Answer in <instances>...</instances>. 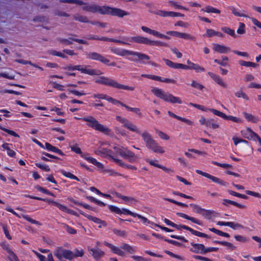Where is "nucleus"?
<instances>
[{
    "label": "nucleus",
    "instance_id": "1",
    "mask_svg": "<svg viewBox=\"0 0 261 261\" xmlns=\"http://www.w3.org/2000/svg\"><path fill=\"white\" fill-rule=\"evenodd\" d=\"M60 2L68 4H75L79 5H83L82 10L92 13H99L101 15H110L119 18L123 17L129 15L126 11L117 8L111 7L107 6H100L97 4H89L81 0H60Z\"/></svg>",
    "mask_w": 261,
    "mask_h": 261
},
{
    "label": "nucleus",
    "instance_id": "2",
    "mask_svg": "<svg viewBox=\"0 0 261 261\" xmlns=\"http://www.w3.org/2000/svg\"><path fill=\"white\" fill-rule=\"evenodd\" d=\"M116 119L122 124L123 127L127 128L131 132H135L140 135L145 144L152 139L151 136L146 131H144L141 133L138 127L126 118L119 116H117L116 117Z\"/></svg>",
    "mask_w": 261,
    "mask_h": 261
},
{
    "label": "nucleus",
    "instance_id": "3",
    "mask_svg": "<svg viewBox=\"0 0 261 261\" xmlns=\"http://www.w3.org/2000/svg\"><path fill=\"white\" fill-rule=\"evenodd\" d=\"M151 92L157 97L163 99L166 102L171 103H182L181 100L178 97L173 96L168 92H165L158 88L154 87L151 89Z\"/></svg>",
    "mask_w": 261,
    "mask_h": 261
},
{
    "label": "nucleus",
    "instance_id": "4",
    "mask_svg": "<svg viewBox=\"0 0 261 261\" xmlns=\"http://www.w3.org/2000/svg\"><path fill=\"white\" fill-rule=\"evenodd\" d=\"M81 119L87 122V125L89 127L106 135H108L111 131L109 127L99 123V122L93 116H90L88 117H84L81 118Z\"/></svg>",
    "mask_w": 261,
    "mask_h": 261
},
{
    "label": "nucleus",
    "instance_id": "5",
    "mask_svg": "<svg viewBox=\"0 0 261 261\" xmlns=\"http://www.w3.org/2000/svg\"><path fill=\"white\" fill-rule=\"evenodd\" d=\"M104 244L110 248L111 251L115 254H116L121 256H125V252L122 250H124L125 252L130 254H133L136 252L135 248L130 246L126 243H123L120 247H116L112 244L107 242H104Z\"/></svg>",
    "mask_w": 261,
    "mask_h": 261
},
{
    "label": "nucleus",
    "instance_id": "6",
    "mask_svg": "<svg viewBox=\"0 0 261 261\" xmlns=\"http://www.w3.org/2000/svg\"><path fill=\"white\" fill-rule=\"evenodd\" d=\"M115 151L125 159H127L129 162H135L138 159L137 155L130 150L122 146H114L113 147Z\"/></svg>",
    "mask_w": 261,
    "mask_h": 261
},
{
    "label": "nucleus",
    "instance_id": "7",
    "mask_svg": "<svg viewBox=\"0 0 261 261\" xmlns=\"http://www.w3.org/2000/svg\"><path fill=\"white\" fill-rule=\"evenodd\" d=\"M65 69L68 70H77L81 71L82 73L87 74L90 75H100L102 74V72L99 70L92 69H87L86 68H84L81 65H69L66 67H65Z\"/></svg>",
    "mask_w": 261,
    "mask_h": 261
},
{
    "label": "nucleus",
    "instance_id": "8",
    "mask_svg": "<svg viewBox=\"0 0 261 261\" xmlns=\"http://www.w3.org/2000/svg\"><path fill=\"white\" fill-rule=\"evenodd\" d=\"M130 41L135 42L138 43H143L146 44H149L151 45H159L161 46H166V44L160 41L153 40L149 39L147 38L138 36L133 37L130 38Z\"/></svg>",
    "mask_w": 261,
    "mask_h": 261
},
{
    "label": "nucleus",
    "instance_id": "9",
    "mask_svg": "<svg viewBox=\"0 0 261 261\" xmlns=\"http://www.w3.org/2000/svg\"><path fill=\"white\" fill-rule=\"evenodd\" d=\"M54 255L60 260L64 257L68 260H71L73 258V252L67 249H63L61 248H58L54 252Z\"/></svg>",
    "mask_w": 261,
    "mask_h": 261
},
{
    "label": "nucleus",
    "instance_id": "10",
    "mask_svg": "<svg viewBox=\"0 0 261 261\" xmlns=\"http://www.w3.org/2000/svg\"><path fill=\"white\" fill-rule=\"evenodd\" d=\"M173 227L176 228V229L178 230H180L182 228L186 229L187 230L191 232L192 234L195 235L196 236L199 237H202V238H208V236L203 232H201L196 230H194L193 229L191 228V227L187 226L185 225H181V224H176L175 223L174 224Z\"/></svg>",
    "mask_w": 261,
    "mask_h": 261
},
{
    "label": "nucleus",
    "instance_id": "11",
    "mask_svg": "<svg viewBox=\"0 0 261 261\" xmlns=\"http://www.w3.org/2000/svg\"><path fill=\"white\" fill-rule=\"evenodd\" d=\"M86 57L87 59L90 60L98 61L105 64H108V63L110 62L109 59L96 52H89L87 53Z\"/></svg>",
    "mask_w": 261,
    "mask_h": 261
},
{
    "label": "nucleus",
    "instance_id": "12",
    "mask_svg": "<svg viewBox=\"0 0 261 261\" xmlns=\"http://www.w3.org/2000/svg\"><path fill=\"white\" fill-rule=\"evenodd\" d=\"M96 83L102 84L106 86L116 88L117 81L105 76H100L95 80Z\"/></svg>",
    "mask_w": 261,
    "mask_h": 261
},
{
    "label": "nucleus",
    "instance_id": "13",
    "mask_svg": "<svg viewBox=\"0 0 261 261\" xmlns=\"http://www.w3.org/2000/svg\"><path fill=\"white\" fill-rule=\"evenodd\" d=\"M73 19L81 22L90 23L92 24L96 25L99 27L105 28L107 25L106 23H101L98 21H89L88 18L86 16L76 14L73 16Z\"/></svg>",
    "mask_w": 261,
    "mask_h": 261
},
{
    "label": "nucleus",
    "instance_id": "14",
    "mask_svg": "<svg viewBox=\"0 0 261 261\" xmlns=\"http://www.w3.org/2000/svg\"><path fill=\"white\" fill-rule=\"evenodd\" d=\"M145 144L148 149L155 153H163L165 152L163 147L159 146L153 138L150 141H148Z\"/></svg>",
    "mask_w": 261,
    "mask_h": 261
},
{
    "label": "nucleus",
    "instance_id": "15",
    "mask_svg": "<svg viewBox=\"0 0 261 261\" xmlns=\"http://www.w3.org/2000/svg\"><path fill=\"white\" fill-rule=\"evenodd\" d=\"M145 144L148 149L155 153H163L165 152L163 147L159 146L153 138L150 141H148Z\"/></svg>",
    "mask_w": 261,
    "mask_h": 261
},
{
    "label": "nucleus",
    "instance_id": "16",
    "mask_svg": "<svg viewBox=\"0 0 261 261\" xmlns=\"http://www.w3.org/2000/svg\"><path fill=\"white\" fill-rule=\"evenodd\" d=\"M145 144L148 149L155 153H163L165 152L163 147L159 146L153 138L150 141H148Z\"/></svg>",
    "mask_w": 261,
    "mask_h": 261
},
{
    "label": "nucleus",
    "instance_id": "17",
    "mask_svg": "<svg viewBox=\"0 0 261 261\" xmlns=\"http://www.w3.org/2000/svg\"><path fill=\"white\" fill-rule=\"evenodd\" d=\"M242 136L248 140H255L257 134L249 127H246L241 131Z\"/></svg>",
    "mask_w": 261,
    "mask_h": 261
},
{
    "label": "nucleus",
    "instance_id": "18",
    "mask_svg": "<svg viewBox=\"0 0 261 261\" xmlns=\"http://www.w3.org/2000/svg\"><path fill=\"white\" fill-rule=\"evenodd\" d=\"M196 172L200 175H201L210 179L212 180L213 182L217 183L219 185L225 186L226 185V182L223 181L222 179L220 178H219L218 177H216L215 176H214L213 175H210L208 173H207L206 172H204L200 170H196Z\"/></svg>",
    "mask_w": 261,
    "mask_h": 261
},
{
    "label": "nucleus",
    "instance_id": "19",
    "mask_svg": "<svg viewBox=\"0 0 261 261\" xmlns=\"http://www.w3.org/2000/svg\"><path fill=\"white\" fill-rule=\"evenodd\" d=\"M192 248L190 249V250L195 253H201L204 254L205 246L204 245L201 244H197L193 242L191 243Z\"/></svg>",
    "mask_w": 261,
    "mask_h": 261
},
{
    "label": "nucleus",
    "instance_id": "20",
    "mask_svg": "<svg viewBox=\"0 0 261 261\" xmlns=\"http://www.w3.org/2000/svg\"><path fill=\"white\" fill-rule=\"evenodd\" d=\"M89 250L92 252V255L95 260H98L105 255V252L97 247L91 248Z\"/></svg>",
    "mask_w": 261,
    "mask_h": 261
},
{
    "label": "nucleus",
    "instance_id": "21",
    "mask_svg": "<svg viewBox=\"0 0 261 261\" xmlns=\"http://www.w3.org/2000/svg\"><path fill=\"white\" fill-rule=\"evenodd\" d=\"M176 215L180 217H182L187 220H190L194 223L198 224L199 225H201L202 224L201 221H200V220H199L194 217H190L185 214H184L182 213H177Z\"/></svg>",
    "mask_w": 261,
    "mask_h": 261
},
{
    "label": "nucleus",
    "instance_id": "22",
    "mask_svg": "<svg viewBox=\"0 0 261 261\" xmlns=\"http://www.w3.org/2000/svg\"><path fill=\"white\" fill-rule=\"evenodd\" d=\"M208 74L210 75V76L213 79V80L216 82L218 84H219L220 86L226 87V85L222 81V80L220 79V77L217 75V74L211 72H208Z\"/></svg>",
    "mask_w": 261,
    "mask_h": 261
},
{
    "label": "nucleus",
    "instance_id": "23",
    "mask_svg": "<svg viewBox=\"0 0 261 261\" xmlns=\"http://www.w3.org/2000/svg\"><path fill=\"white\" fill-rule=\"evenodd\" d=\"M164 61L169 67L174 69H183L184 64L173 62L172 61L164 59Z\"/></svg>",
    "mask_w": 261,
    "mask_h": 261
},
{
    "label": "nucleus",
    "instance_id": "24",
    "mask_svg": "<svg viewBox=\"0 0 261 261\" xmlns=\"http://www.w3.org/2000/svg\"><path fill=\"white\" fill-rule=\"evenodd\" d=\"M45 148L48 151H51L57 153L61 155H64V153L59 149L57 148V147L53 146L49 143L46 142L45 144Z\"/></svg>",
    "mask_w": 261,
    "mask_h": 261
},
{
    "label": "nucleus",
    "instance_id": "25",
    "mask_svg": "<svg viewBox=\"0 0 261 261\" xmlns=\"http://www.w3.org/2000/svg\"><path fill=\"white\" fill-rule=\"evenodd\" d=\"M168 114H169V116H170L171 117H172L174 118H176L182 122H184L186 123H187V124L188 125H192L193 124V123L191 121H190V120L189 119H187L185 118H183V117H180V116H178L176 115H175V114H174L173 113L171 112V111H169L168 112Z\"/></svg>",
    "mask_w": 261,
    "mask_h": 261
},
{
    "label": "nucleus",
    "instance_id": "26",
    "mask_svg": "<svg viewBox=\"0 0 261 261\" xmlns=\"http://www.w3.org/2000/svg\"><path fill=\"white\" fill-rule=\"evenodd\" d=\"M201 11L208 13H213L219 14L220 13V11L219 10L211 6H206V7L202 8Z\"/></svg>",
    "mask_w": 261,
    "mask_h": 261
},
{
    "label": "nucleus",
    "instance_id": "27",
    "mask_svg": "<svg viewBox=\"0 0 261 261\" xmlns=\"http://www.w3.org/2000/svg\"><path fill=\"white\" fill-rule=\"evenodd\" d=\"M130 54L131 55L137 56L139 60L142 61V63H144L143 60H148L150 59L149 56L144 54L134 51H132Z\"/></svg>",
    "mask_w": 261,
    "mask_h": 261
},
{
    "label": "nucleus",
    "instance_id": "28",
    "mask_svg": "<svg viewBox=\"0 0 261 261\" xmlns=\"http://www.w3.org/2000/svg\"><path fill=\"white\" fill-rule=\"evenodd\" d=\"M90 38H92V39H98V40H101V41H112V42H117V43H125L124 41H121V40H117V39H112V38H107V37H101V38H98V37H97L96 36H93L92 37H90Z\"/></svg>",
    "mask_w": 261,
    "mask_h": 261
},
{
    "label": "nucleus",
    "instance_id": "29",
    "mask_svg": "<svg viewBox=\"0 0 261 261\" xmlns=\"http://www.w3.org/2000/svg\"><path fill=\"white\" fill-rule=\"evenodd\" d=\"M243 114L244 115L245 118L248 121H250L252 123H257L259 120L257 117H255L254 116L251 114L246 112H244Z\"/></svg>",
    "mask_w": 261,
    "mask_h": 261
},
{
    "label": "nucleus",
    "instance_id": "30",
    "mask_svg": "<svg viewBox=\"0 0 261 261\" xmlns=\"http://www.w3.org/2000/svg\"><path fill=\"white\" fill-rule=\"evenodd\" d=\"M240 178L241 175L239 174L229 170V181L238 182Z\"/></svg>",
    "mask_w": 261,
    "mask_h": 261
},
{
    "label": "nucleus",
    "instance_id": "31",
    "mask_svg": "<svg viewBox=\"0 0 261 261\" xmlns=\"http://www.w3.org/2000/svg\"><path fill=\"white\" fill-rule=\"evenodd\" d=\"M213 49L216 51L220 53H225L227 52V49L224 46L219 45L218 44H214Z\"/></svg>",
    "mask_w": 261,
    "mask_h": 261
},
{
    "label": "nucleus",
    "instance_id": "32",
    "mask_svg": "<svg viewBox=\"0 0 261 261\" xmlns=\"http://www.w3.org/2000/svg\"><path fill=\"white\" fill-rule=\"evenodd\" d=\"M211 112H212L214 115L219 116L225 120L228 119V116L225 115L224 113L217 110L214 109H208Z\"/></svg>",
    "mask_w": 261,
    "mask_h": 261
},
{
    "label": "nucleus",
    "instance_id": "33",
    "mask_svg": "<svg viewBox=\"0 0 261 261\" xmlns=\"http://www.w3.org/2000/svg\"><path fill=\"white\" fill-rule=\"evenodd\" d=\"M176 37L182 38L186 40H193L194 37L189 34H170Z\"/></svg>",
    "mask_w": 261,
    "mask_h": 261
},
{
    "label": "nucleus",
    "instance_id": "34",
    "mask_svg": "<svg viewBox=\"0 0 261 261\" xmlns=\"http://www.w3.org/2000/svg\"><path fill=\"white\" fill-rule=\"evenodd\" d=\"M2 146L4 149L7 151V154L9 156L14 157L15 155V152L10 148L9 144L6 143H4Z\"/></svg>",
    "mask_w": 261,
    "mask_h": 261
},
{
    "label": "nucleus",
    "instance_id": "35",
    "mask_svg": "<svg viewBox=\"0 0 261 261\" xmlns=\"http://www.w3.org/2000/svg\"><path fill=\"white\" fill-rule=\"evenodd\" d=\"M114 53L118 55H120L121 56H124L126 55H131V54L132 53V51H128L125 49H115L114 50Z\"/></svg>",
    "mask_w": 261,
    "mask_h": 261
},
{
    "label": "nucleus",
    "instance_id": "36",
    "mask_svg": "<svg viewBox=\"0 0 261 261\" xmlns=\"http://www.w3.org/2000/svg\"><path fill=\"white\" fill-rule=\"evenodd\" d=\"M61 173H62V174L67 177V178H69L70 179H75L77 181H79L80 179H79V178L77 177H76V176L74 175L73 174H72V173H71L70 172H67V171H66L65 170H61Z\"/></svg>",
    "mask_w": 261,
    "mask_h": 261
},
{
    "label": "nucleus",
    "instance_id": "37",
    "mask_svg": "<svg viewBox=\"0 0 261 261\" xmlns=\"http://www.w3.org/2000/svg\"><path fill=\"white\" fill-rule=\"evenodd\" d=\"M206 126L215 129L219 127V125L215 122L214 119H208L207 120Z\"/></svg>",
    "mask_w": 261,
    "mask_h": 261
},
{
    "label": "nucleus",
    "instance_id": "38",
    "mask_svg": "<svg viewBox=\"0 0 261 261\" xmlns=\"http://www.w3.org/2000/svg\"><path fill=\"white\" fill-rule=\"evenodd\" d=\"M48 53L53 56L60 57L64 59L67 58V57L66 55H65L61 52L56 51L55 50H49L48 51Z\"/></svg>",
    "mask_w": 261,
    "mask_h": 261
},
{
    "label": "nucleus",
    "instance_id": "39",
    "mask_svg": "<svg viewBox=\"0 0 261 261\" xmlns=\"http://www.w3.org/2000/svg\"><path fill=\"white\" fill-rule=\"evenodd\" d=\"M116 88L118 89H123L128 91H134L135 90L134 87L122 85L118 83H117V87Z\"/></svg>",
    "mask_w": 261,
    "mask_h": 261
},
{
    "label": "nucleus",
    "instance_id": "40",
    "mask_svg": "<svg viewBox=\"0 0 261 261\" xmlns=\"http://www.w3.org/2000/svg\"><path fill=\"white\" fill-rule=\"evenodd\" d=\"M109 152V151L108 149L104 148H99L95 151L96 154L102 156H104L108 154Z\"/></svg>",
    "mask_w": 261,
    "mask_h": 261
},
{
    "label": "nucleus",
    "instance_id": "41",
    "mask_svg": "<svg viewBox=\"0 0 261 261\" xmlns=\"http://www.w3.org/2000/svg\"><path fill=\"white\" fill-rule=\"evenodd\" d=\"M232 13L237 16L245 17L246 16L243 13V11L238 8H232Z\"/></svg>",
    "mask_w": 261,
    "mask_h": 261
},
{
    "label": "nucleus",
    "instance_id": "42",
    "mask_svg": "<svg viewBox=\"0 0 261 261\" xmlns=\"http://www.w3.org/2000/svg\"><path fill=\"white\" fill-rule=\"evenodd\" d=\"M235 95L239 98H243L246 100H249V98L247 95L241 90L237 91L235 93Z\"/></svg>",
    "mask_w": 261,
    "mask_h": 261
},
{
    "label": "nucleus",
    "instance_id": "43",
    "mask_svg": "<svg viewBox=\"0 0 261 261\" xmlns=\"http://www.w3.org/2000/svg\"><path fill=\"white\" fill-rule=\"evenodd\" d=\"M229 227L231 228L234 230H239L244 228L243 225H241L240 223L233 222H229Z\"/></svg>",
    "mask_w": 261,
    "mask_h": 261
},
{
    "label": "nucleus",
    "instance_id": "44",
    "mask_svg": "<svg viewBox=\"0 0 261 261\" xmlns=\"http://www.w3.org/2000/svg\"><path fill=\"white\" fill-rule=\"evenodd\" d=\"M55 206L58 207L61 211L67 212V213L71 214L72 212V210L68 209L66 206L62 205L58 202L55 203Z\"/></svg>",
    "mask_w": 261,
    "mask_h": 261
},
{
    "label": "nucleus",
    "instance_id": "45",
    "mask_svg": "<svg viewBox=\"0 0 261 261\" xmlns=\"http://www.w3.org/2000/svg\"><path fill=\"white\" fill-rule=\"evenodd\" d=\"M73 38H70L69 39H62V38H59L58 41L62 44L68 45L72 44Z\"/></svg>",
    "mask_w": 261,
    "mask_h": 261
},
{
    "label": "nucleus",
    "instance_id": "46",
    "mask_svg": "<svg viewBox=\"0 0 261 261\" xmlns=\"http://www.w3.org/2000/svg\"><path fill=\"white\" fill-rule=\"evenodd\" d=\"M239 64L241 66H246V67H255L256 66V64L253 62H247L245 61H240Z\"/></svg>",
    "mask_w": 261,
    "mask_h": 261
},
{
    "label": "nucleus",
    "instance_id": "47",
    "mask_svg": "<svg viewBox=\"0 0 261 261\" xmlns=\"http://www.w3.org/2000/svg\"><path fill=\"white\" fill-rule=\"evenodd\" d=\"M234 238L236 240V241L242 243L248 242L249 241L248 238L241 235H236L234 236Z\"/></svg>",
    "mask_w": 261,
    "mask_h": 261
},
{
    "label": "nucleus",
    "instance_id": "48",
    "mask_svg": "<svg viewBox=\"0 0 261 261\" xmlns=\"http://www.w3.org/2000/svg\"><path fill=\"white\" fill-rule=\"evenodd\" d=\"M63 228L69 234H75L76 233V230L75 229L71 228V227H70L68 225H67V224H65V223H63Z\"/></svg>",
    "mask_w": 261,
    "mask_h": 261
},
{
    "label": "nucleus",
    "instance_id": "49",
    "mask_svg": "<svg viewBox=\"0 0 261 261\" xmlns=\"http://www.w3.org/2000/svg\"><path fill=\"white\" fill-rule=\"evenodd\" d=\"M232 140L233 141L234 144L236 146H237L239 143H243L246 145H248V142L247 141L241 138L233 137Z\"/></svg>",
    "mask_w": 261,
    "mask_h": 261
},
{
    "label": "nucleus",
    "instance_id": "50",
    "mask_svg": "<svg viewBox=\"0 0 261 261\" xmlns=\"http://www.w3.org/2000/svg\"><path fill=\"white\" fill-rule=\"evenodd\" d=\"M191 85L192 87L202 90L204 88V86L197 82L193 80L191 82Z\"/></svg>",
    "mask_w": 261,
    "mask_h": 261
},
{
    "label": "nucleus",
    "instance_id": "51",
    "mask_svg": "<svg viewBox=\"0 0 261 261\" xmlns=\"http://www.w3.org/2000/svg\"><path fill=\"white\" fill-rule=\"evenodd\" d=\"M190 206L193 208V211L196 213L200 214L203 208L196 204H190Z\"/></svg>",
    "mask_w": 261,
    "mask_h": 261
},
{
    "label": "nucleus",
    "instance_id": "52",
    "mask_svg": "<svg viewBox=\"0 0 261 261\" xmlns=\"http://www.w3.org/2000/svg\"><path fill=\"white\" fill-rule=\"evenodd\" d=\"M114 233L119 237H124L126 234V232L124 230H119L116 228L113 229Z\"/></svg>",
    "mask_w": 261,
    "mask_h": 261
},
{
    "label": "nucleus",
    "instance_id": "53",
    "mask_svg": "<svg viewBox=\"0 0 261 261\" xmlns=\"http://www.w3.org/2000/svg\"><path fill=\"white\" fill-rule=\"evenodd\" d=\"M170 12L163 10H159L156 12V14L162 17H170Z\"/></svg>",
    "mask_w": 261,
    "mask_h": 261
},
{
    "label": "nucleus",
    "instance_id": "54",
    "mask_svg": "<svg viewBox=\"0 0 261 261\" xmlns=\"http://www.w3.org/2000/svg\"><path fill=\"white\" fill-rule=\"evenodd\" d=\"M72 252H73V258L74 257H82L83 256L84 254V252L83 249H81L80 250H79L76 249L74 250V251Z\"/></svg>",
    "mask_w": 261,
    "mask_h": 261
},
{
    "label": "nucleus",
    "instance_id": "55",
    "mask_svg": "<svg viewBox=\"0 0 261 261\" xmlns=\"http://www.w3.org/2000/svg\"><path fill=\"white\" fill-rule=\"evenodd\" d=\"M108 207H109V210L111 212L115 213L116 214H121V210L119 207H118L116 206L111 205H109Z\"/></svg>",
    "mask_w": 261,
    "mask_h": 261
},
{
    "label": "nucleus",
    "instance_id": "56",
    "mask_svg": "<svg viewBox=\"0 0 261 261\" xmlns=\"http://www.w3.org/2000/svg\"><path fill=\"white\" fill-rule=\"evenodd\" d=\"M35 165L37 167L45 171L48 172L50 170V168L48 165L45 164H41L40 163H36Z\"/></svg>",
    "mask_w": 261,
    "mask_h": 261
},
{
    "label": "nucleus",
    "instance_id": "57",
    "mask_svg": "<svg viewBox=\"0 0 261 261\" xmlns=\"http://www.w3.org/2000/svg\"><path fill=\"white\" fill-rule=\"evenodd\" d=\"M70 147L71 148V151L74 152L75 153L79 154H82V152L80 148H79L77 144L75 145L71 146L70 145Z\"/></svg>",
    "mask_w": 261,
    "mask_h": 261
},
{
    "label": "nucleus",
    "instance_id": "58",
    "mask_svg": "<svg viewBox=\"0 0 261 261\" xmlns=\"http://www.w3.org/2000/svg\"><path fill=\"white\" fill-rule=\"evenodd\" d=\"M188 65H184L183 66V69H193L196 64L191 62L189 60L187 61Z\"/></svg>",
    "mask_w": 261,
    "mask_h": 261
},
{
    "label": "nucleus",
    "instance_id": "59",
    "mask_svg": "<svg viewBox=\"0 0 261 261\" xmlns=\"http://www.w3.org/2000/svg\"><path fill=\"white\" fill-rule=\"evenodd\" d=\"M115 132L116 133V134L120 135L122 136H126V134L124 130L121 129L120 127H115L114 128Z\"/></svg>",
    "mask_w": 261,
    "mask_h": 261
},
{
    "label": "nucleus",
    "instance_id": "60",
    "mask_svg": "<svg viewBox=\"0 0 261 261\" xmlns=\"http://www.w3.org/2000/svg\"><path fill=\"white\" fill-rule=\"evenodd\" d=\"M22 217L25 219L26 220L28 221L29 222H31L32 224H40L39 222L36 220H35L31 218H30L29 216L26 215H22Z\"/></svg>",
    "mask_w": 261,
    "mask_h": 261
},
{
    "label": "nucleus",
    "instance_id": "61",
    "mask_svg": "<svg viewBox=\"0 0 261 261\" xmlns=\"http://www.w3.org/2000/svg\"><path fill=\"white\" fill-rule=\"evenodd\" d=\"M202 216L205 217L207 219H210V216L212 214V212L208 210H206L204 208H203L201 214Z\"/></svg>",
    "mask_w": 261,
    "mask_h": 261
},
{
    "label": "nucleus",
    "instance_id": "62",
    "mask_svg": "<svg viewBox=\"0 0 261 261\" xmlns=\"http://www.w3.org/2000/svg\"><path fill=\"white\" fill-rule=\"evenodd\" d=\"M126 109L128 111L133 112L134 113L138 114L139 116H141V113H140V110L139 108H131L128 106L126 108Z\"/></svg>",
    "mask_w": 261,
    "mask_h": 261
},
{
    "label": "nucleus",
    "instance_id": "63",
    "mask_svg": "<svg viewBox=\"0 0 261 261\" xmlns=\"http://www.w3.org/2000/svg\"><path fill=\"white\" fill-rule=\"evenodd\" d=\"M8 258L10 261H19L18 258L13 252L9 254Z\"/></svg>",
    "mask_w": 261,
    "mask_h": 261
},
{
    "label": "nucleus",
    "instance_id": "64",
    "mask_svg": "<svg viewBox=\"0 0 261 261\" xmlns=\"http://www.w3.org/2000/svg\"><path fill=\"white\" fill-rule=\"evenodd\" d=\"M8 258L10 261H19L18 258L13 252L9 254Z\"/></svg>",
    "mask_w": 261,
    "mask_h": 261
}]
</instances>
